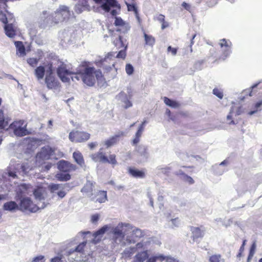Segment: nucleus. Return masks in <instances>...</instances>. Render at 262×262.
<instances>
[{
  "instance_id": "7ed1b4c3",
  "label": "nucleus",
  "mask_w": 262,
  "mask_h": 262,
  "mask_svg": "<svg viewBox=\"0 0 262 262\" xmlns=\"http://www.w3.org/2000/svg\"><path fill=\"white\" fill-rule=\"evenodd\" d=\"M30 169L31 168L28 163H15L11 160L6 174H8V177L12 179H16L18 178V174H26Z\"/></svg>"
},
{
  "instance_id": "a211bd4d",
  "label": "nucleus",
  "mask_w": 262,
  "mask_h": 262,
  "mask_svg": "<svg viewBox=\"0 0 262 262\" xmlns=\"http://www.w3.org/2000/svg\"><path fill=\"white\" fill-rule=\"evenodd\" d=\"M90 157L95 162L105 163V161H107V157L103 152L102 148H100L98 152L90 155Z\"/></svg>"
},
{
  "instance_id": "cd10ccee",
  "label": "nucleus",
  "mask_w": 262,
  "mask_h": 262,
  "mask_svg": "<svg viewBox=\"0 0 262 262\" xmlns=\"http://www.w3.org/2000/svg\"><path fill=\"white\" fill-rule=\"evenodd\" d=\"M243 111V107L239 103H233L231 107L230 114L241 115Z\"/></svg>"
},
{
  "instance_id": "4c0bfd02",
  "label": "nucleus",
  "mask_w": 262,
  "mask_h": 262,
  "mask_svg": "<svg viewBox=\"0 0 262 262\" xmlns=\"http://www.w3.org/2000/svg\"><path fill=\"white\" fill-rule=\"evenodd\" d=\"M136 252L135 249L133 247H130L124 249L123 254L124 257L130 258Z\"/></svg>"
},
{
  "instance_id": "052dcab7",
  "label": "nucleus",
  "mask_w": 262,
  "mask_h": 262,
  "mask_svg": "<svg viewBox=\"0 0 262 262\" xmlns=\"http://www.w3.org/2000/svg\"><path fill=\"white\" fill-rule=\"evenodd\" d=\"M184 179L185 180V181L188 182L189 184L194 183V181L193 179L187 175L184 176Z\"/></svg>"
},
{
  "instance_id": "bb28decb",
  "label": "nucleus",
  "mask_w": 262,
  "mask_h": 262,
  "mask_svg": "<svg viewBox=\"0 0 262 262\" xmlns=\"http://www.w3.org/2000/svg\"><path fill=\"white\" fill-rule=\"evenodd\" d=\"M191 231L192 232L193 240L194 241L199 238L202 237L204 234V231L199 227H192L191 228Z\"/></svg>"
},
{
  "instance_id": "2f4dec72",
  "label": "nucleus",
  "mask_w": 262,
  "mask_h": 262,
  "mask_svg": "<svg viewBox=\"0 0 262 262\" xmlns=\"http://www.w3.org/2000/svg\"><path fill=\"white\" fill-rule=\"evenodd\" d=\"M143 35L145 45L152 47L156 42L155 38L151 35L146 34L145 31L143 32Z\"/></svg>"
},
{
  "instance_id": "9d476101",
  "label": "nucleus",
  "mask_w": 262,
  "mask_h": 262,
  "mask_svg": "<svg viewBox=\"0 0 262 262\" xmlns=\"http://www.w3.org/2000/svg\"><path fill=\"white\" fill-rule=\"evenodd\" d=\"M90 135L87 133L79 131L71 132L69 136V139L73 142H81L87 141Z\"/></svg>"
},
{
  "instance_id": "4468645a",
  "label": "nucleus",
  "mask_w": 262,
  "mask_h": 262,
  "mask_svg": "<svg viewBox=\"0 0 262 262\" xmlns=\"http://www.w3.org/2000/svg\"><path fill=\"white\" fill-rule=\"evenodd\" d=\"M58 168L61 171L67 172L75 170L77 167L75 165L68 161L61 160L58 163Z\"/></svg>"
},
{
  "instance_id": "a19ab883",
  "label": "nucleus",
  "mask_w": 262,
  "mask_h": 262,
  "mask_svg": "<svg viewBox=\"0 0 262 262\" xmlns=\"http://www.w3.org/2000/svg\"><path fill=\"white\" fill-rule=\"evenodd\" d=\"M126 5H127V10L128 11H134L135 14V15H136V17L138 19H139L138 11V10H137V8L135 6V5L133 4H127V3H126Z\"/></svg>"
},
{
  "instance_id": "774afa93",
  "label": "nucleus",
  "mask_w": 262,
  "mask_h": 262,
  "mask_svg": "<svg viewBox=\"0 0 262 262\" xmlns=\"http://www.w3.org/2000/svg\"><path fill=\"white\" fill-rule=\"evenodd\" d=\"M51 262H63L61 258L58 256L55 257L51 259Z\"/></svg>"
},
{
  "instance_id": "473e14b6",
  "label": "nucleus",
  "mask_w": 262,
  "mask_h": 262,
  "mask_svg": "<svg viewBox=\"0 0 262 262\" xmlns=\"http://www.w3.org/2000/svg\"><path fill=\"white\" fill-rule=\"evenodd\" d=\"M45 68L44 67L40 66L37 67L34 71V74L38 80L42 79L45 75Z\"/></svg>"
},
{
  "instance_id": "c85d7f7f",
  "label": "nucleus",
  "mask_w": 262,
  "mask_h": 262,
  "mask_svg": "<svg viewBox=\"0 0 262 262\" xmlns=\"http://www.w3.org/2000/svg\"><path fill=\"white\" fill-rule=\"evenodd\" d=\"M73 157L75 161L81 167L85 165L83 156L79 151H75L73 154Z\"/></svg>"
},
{
  "instance_id": "9b49d317",
  "label": "nucleus",
  "mask_w": 262,
  "mask_h": 262,
  "mask_svg": "<svg viewBox=\"0 0 262 262\" xmlns=\"http://www.w3.org/2000/svg\"><path fill=\"white\" fill-rule=\"evenodd\" d=\"M67 185V184H52L49 186V189L53 196L57 194L60 199H62L66 194V192L63 190Z\"/></svg>"
},
{
  "instance_id": "09e8293b",
  "label": "nucleus",
  "mask_w": 262,
  "mask_h": 262,
  "mask_svg": "<svg viewBox=\"0 0 262 262\" xmlns=\"http://www.w3.org/2000/svg\"><path fill=\"white\" fill-rule=\"evenodd\" d=\"M133 247L135 249L136 251L140 249L145 250V243L142 241L141 242L138 243L135 246Z\"/></svg>"
},
{
  "instance_id": "dca6fc26",
  "label": "nucleus",
  "mask_w": 262,
  "mask_h": 262,
  "mask_svg": "<svg viewBox=\"0 0 262 262\" xmlns=\"http://www.w3.org/2000/svg\"><path fill=\"white\" fill-rule=\"evenodd\" d=\"M4 30L6 35L9 38H14L16 35L17 28L12 23L5 24Z\"/></svg>"
},
{
  "instance_id": "79ce46f5",
  "label": "nucleus",
  "mask_w": 262,
  "mask_h": 262,
  "mask_svg": "<svg viewBox=\"0 0 262 262\" xmlns=\"http://www.w3.org/2000/svg\"><path fill=\"white\" fill-rule=\"evenodd\" d=\"M127 48V47H125L124 48L121 49L117 54L116 57L117 58H121L122 59H124L126 56Z\"/></svg>"
},
{
  "instance_id": "338daca9",
  "label": "nucleus",
  "mask_w": 262,
  "mask_h": 262,
  "mask_svg": "<svg viewBox=\"0 0 262 262\" xmlns=\"http://www.w3.org/2000/svg\"><path fill=\"white\" fill-rule=\"evenodd\" d=\"M97 145H98V143L96 142H91L88 144L89 148L91 150L94 149Z\"/></svg>"
},
{
  "instance_id": "8fccbe9b",
  "label": "nucleus",
  "mask_w": 262,
  "mask_h": 262,
  "mask_svg": "<svg viewBox=\"0 0 262 262\" xmlns=\"http://www.w3.org/2000/svg\"><path fill=\"white\" fill-rule=\"evenodd\" d=\"M125 71L128 75H130L134 73V67L131 64L127 63L125 66Z\"/></svg>"
},
{
  "instance_id": "5701e85b",
  "label": "nucleus",
  "mask_w": 262,
  "mask_h": 262,
  "mask_svg": "<svg viewBox=\"0 0 262 262\" xmlns=\"http://www.w3.org/2000/svg\"><path fill=\"white\" fill-rule=\"evenodd\" d=\"M113 45L116 47L117 50L127 47V44L126 43V40H124L122 36L119 35L118 38H116L113 41Z\"/></svg>"
},
{
  "instance_id": "4be33fe9",
  "label": "nucleus",
  "mask_w": 262,
  "mask_h": 262,
  "mask_svg": "<svg viewBox=\"0 0 262 262\" xmlns=\"http://www.w3.org/2000/svg\"><path fill=\"white\" fill-rule=\"evenodd\" d=\"M91 198L92 201L95 202L104 203L107 200L106 192L105 191H99L97 192L95 197L92 196Z\"/></svg>"
},
{
  "instance_id": "0eeeda50",
  "label": "nucleus",
  "mask_w": 262,
  "mask_h": 262,
  "mask_svg": "<svg viewBox=\"0 0 262 262\" xmlns=\"http://www.w3.org/2000/svg\"><path fill=\"white\" fill-rule=\"evenodd\" d=\"M45 80L48 88L49 89H55L59 86V81L53 75V67L52 63L48 64Z\"/></svg>"
},
{
  "instance_id": "a878e982",
  "label": "nucleus",
  "mask_w": 262,
  "mask_h": 262,
  "mask_svg": "<svg viewBox=\"0 0 262 262\" xmlns=\"http://www.w3.org/2000/svg\"><path fill=\"white\" fill-rule=\"evenodd\" d=\"M15 45L16 48V54L19 56L23 57L26 55V50L22 41H15Z\"/></svg>"
},
{
  "instance_id": "b1692460",
  "label": "nucleus",
  "mask_w": 262,
  "mask_h": 262,
  "mask_svg": "<svg viewBox=\"0 0 262 262\" xmlns=\"http://www.w3.org/2000/svg\"><path fill=\"white\" fill-rule=\"evenodd\" d=\"M43 191L42 188H38L34 190L33 192L35 199L40 202L39 203L40 205H42L43 203H45V202L43 201L45 200ZM44 204L46 205L45 203H44Z\"/></svg>"
},
{
  "instance_id": "6e6552de",
  "label": "nucleus",
  "mask_w": 262,
  "mask_h": 262,
  "mask_svg": "<svg viewBox=\"0 0 262 262\" xmlns=\"http://www.w3.org/2000/svg\"><path fill=\"white\" fill-rule=\"evenodd\" d=\"M10 128L13 129L14 134L18 137H23L29 134L26 129L27 123L24 120L15 121L11 123Z\"/></svg>"
},
{
  "instance_id": "2eb2a0df",
  "label": "nucleus",
  "mask_w": 262,
  "mask_h": 262,
  "mask_svg": "<svg viewBox=\"0 0 262 262\" xmlns=\"http://www.w3.org/2000/svg\"><path fill=\"white\" fill-rule=\"evenodd\" d=\"M52 152L51 148L49 146L42 147L41 150L36 155L37 159L47 160L50 157Z\"/></svg>"
},
{
  "instance_id": "1a4fd4ad",
  "label": "nucleus",
  "mask_w": 262,
  "mask_h": 262,
  "mask_svg": "<svg viewBox=\"0 0 262 262\" xmlns=\"http://www.w3.org/2000/svg\"><path fill=\"white\" fill-rule=\"evenodd\" d=\"M114 25L117 27L116 30H112L108 28L110 36H113L115 32H119L122 34H125L129 30V26L128 23L125 22L120 17H116Z\"/></svg>"
},
{
  "instance_id": "680f3d73",
  "label": "nucleus",
  "mask_w": 262,
  "mask_h": 262,
  "mask_svg": "<svg viewBox=\"0 0 262 262\" xmlns=\"http://www.w3.org/2000/svg\"><path fill=\"white\" fill-rule=\"evenodd\" d=\"M256 243L254 242V243H253V244L251 246V248H250V252H249L250 254H253V255L254 254L255 249H256Z\"/></svg>"
},
{
  "instance_id": "0e129e2a",
  "label": "nucleus",
  "mask_w": 262,
  "mask_h": 262,
  "mask_svg": "<svg viewBox=\"0 0 262 262\" xmlns=\"http://www.w3.org/2000/svg\"><path fill=\"white\" fill-rule=\"evenodd\" d=\"M147 197L149 198V201H150V205L151 206L153 207L154 206V200H153V199L151 197V193L149 191H148L147 192Z\"/></svg>"
},
{
  "instance_id": "e433bc0d",
  "label": "nucleus",
  "mask_w": 262,
  "mask_h": 262,
  "mask_svg": "<svg viewBox=\"0 0 262 262\" xmlns=\"http://www.w3.org/2000/svg\"><path fill=\"white\" fill-rule=\"evenodd\" d=\"M56 178L60 181H67L71 179V175L67 173L60 172L56 176Z\"/></svg>"
},
{
  "instance_id": "37998d69",
  "label": "nucleus",
  "mask_w": 262,
  "mask_h": 262,
  "mask_svg": "<svg viewBox=\"0 0 262 262\" xmlns=\"http://www.w3.org/2000/svg\"><path fill=\"white\" fill-rule=\"evenodd\" d=\"M169 222L171 223V224L170 225L169 224V225L172 228H178L180 225V220L178 217L170 219Z\"/></svg>"
},
{
  "instance_id": "5fc2aeb1",
  "label": "nucleus",
  "mask_w": 262,
  "mask_h": 262,
  "mask_svg": "<svg viewBox=\"0 0 262 262\" xmlns=\"http://www.w3.org/2000/svg\"><path fill=\"white\" fill-rule=\"evenodd\" d=\"M233 116H226V122L229 125L235 124L237 122H235L232 118Z\"/></svg>"
},
{
  "instance_id": "aec40b11",
  "label": "nucleus",
  "mask_w": 262,
  "mask_h": 262,
  "mask_svg": "<svg viewBox=\"0 0 262 262\" xmlns=\"http://www.w3.org/2000/svg\"><path fill=\"white\" fill-rule=\"evenodd\" d=\"M148 257V250L138 252L134 257L132 262H144Z\"/></svg>"
},
{
  "instance_id": "c9c22d12",
  "label": "nucleus",
  "mask_w": 262,
  "mask_h": 262,
  "mask_svg": "<svg viewBox=\"0 0 262 262\" xmlns=\"http://www.w3.org/2000/svg\"><path fill=\"white\" fill-rule=\"evenodd\" d=\"M252 111L249 113V115H253L257 112L260 111L262 108V100H260L252 106Z\"/></svg>"
},
{
  "instance_id": "f704fd0d",
  "label": "nucleus",
  "mask_w": 262,
  "mask_h": 262,
  "mask_svg": "<svg viewBox=\"0 0 262 262\" xmlns=\"http://www.w3.org/2000/svg\"><path fill=\"white\" fill-rule=\"evenodd\" d=\"M115 52H110L107 53L103 58L99 60L98 62L102 66H103L105 62H107L108 60H112L113 58L114 57Z\"/></svg>"
},
{
  "instance_id": "f3484780",
  "label": "nucleus",
  "mask_w": 262,
  "mask_h": 262,
  "mask_svg": "<svg viewBox=\"0 0 262 262\" xmlns=\"http://www.w3.org/2000/svg\"><path fill=\"white\" fill-rule=\"evenodd\" d=\"M219 45L221 48H223L224 47L225 48V49L224 51L223 54L225 57H228L230 53H231V48L232 46V43L229 40H227L226 39L223 38L220 40Z\"/></svg>"
},
{
  "instance_id": "c03bdc74",
  "label": "nucleus",
  "mask_w": 262,
  "mask_h": 262,
  "mask_svg": "<svg viewBox=\"0 0 262 262\" xmlns=\"http://www.w3.org/2000/svg\"><path fill=\"white\" fill-rule=\"evenodd\" d=\"M222 256L220 254L212 255L209 257V262H220L222 260Z\"/></svg>"
},
{
  "instance_id": "de8ad7c7",
  "label": "nucleus",
  "mask_w": 262,
  "mask_h": 262,
  "mask_svg": "<svg viewBox=\"0 0 262 262\" xmlns=\"http://www.w3.org/2000/svg\"><path fill=\"white\" fill-rule=\"evenodd\" d=\"M27 62L32 67H35L38 62V59L35 58H29L27 59Z\"/></svg>"
},
{
  "instance_id": "423d86ee",
  "label": "nucleus",
  "mask_w": 262,
  "mask_h": 262,
  "mask_svg": "<svg viewBox=\"0 0 262 262\" xmlns=\"http://www.w3.org/2000/svg\"><path fill=\"white\" fill-rule=\"evenodd\" d=\"M57 74L60 79L63 82H69L70 78L68 76H74L75 72H72L69 68L68 64L63 62H60V64L57 68Z\"/></svg>"
},
{
  "instance_id": "f03ea898",
  "label": "nucleus",
  "mask_w": 262,
  "mask_h": 262,
  "mask_svg": "<svg viewBox=\"0 0 262 262\" xmlns=\"http://www.w3.org/2000/svg\"><path fill=\"white\" fill-rule=\"evenodd\" d=\"M103 75L100 70H96L90 66V63L83 61L78 66L74 76L71 77L72 81L81 80L83 83L89 86H93L96 83V79L101 80Z\"/></svg>"
},
{
  "instance_id": "3c124183",
  "label": "nucleus",
  "mask_w": 262,
  "mask_h": 262,
  "mask_svg": "<svg viewBox=\"0 0 262 262\" xmlns=\"http://www.w3.org/2000/svg\"><path fill=\"white\" fill-rule=\"evenodd\" d=\"M82 260L87 262H94L95 258L93 256V253L89 254L84 259H82Z\"/></svg>"
},
{
  "instance_id": "69168bd1",
  "label": "nucleus",
  "mask_w": 262,
  "mask_h": 262,
  "mask_svg": "<svg viewBox=\"0 0 262 262\" xmlns=\"http://www.w3.org/2000/svg\"><path fill=\"white\" fill-rule=\"evenodd\" d=\"M164 260H165V262H179L176 259L168 256H165V259Z\"/></svg>"
},
{
  "instance_id": "49530a36",
  "label": "nucleus",
  "mask_w": 262,
  "mask_h": 262,
  "mask_svg": "<svg viewBox=\"0 0 262 262\" xmlns=\"http://www.w3.org/2000/svg\"><path fill=\"white\" fill-rule=\"evenodd\" d=\"M105 163H108L113 165V166L116 165L117 164V162L116 160V156L114 154L111 155L109 158H107V161H105Z\"/></svg>"
},
{
  "instance_id": "bf43d9fd",
  "label": "nucleus",
  "mask_w": 262,
  "mask_h": 262,
  "mask_svg": "<svg viewBox=\"0 0 262 262\" xmlns=\"http://www.w3.org/2000/svg\"><path fill=\"white\" fill-rule=\"evenodd\" d=\"M182 6L186 10L188 11L189 12L191 11V6L189 4H187L186 2H183L182 4Z\"/></svg>"
},
{
  "instance_id": "f257e3e1",
  "label": "nucleus",
  "mask_w": 262,
  "mask_h": 262,
  "mask_svg": "<svg viewBox=\"0 0 262 262\" xmlns=\"http://www.w3.org/2000/svg\"><path fill=\"white\" fill-rule=\"evenodd\" d=\"M109 231L111 247H124L126 245L135 244L144 236V233L138 228L128 223L120 222L117 225H105L93 233L94 243L100 241L105 232Z\"/></svg>"
},
{
  "instance_id": "603ef678",
  "label": "nucleus",
  "mask_w": 262,
  "mask_h": 262,
  "mask_svg": "<svg viewBox=\"0 0 262 262\" xmlns=\"http://www.w3.org/2000/svg\"><path fill=\"white\" fill-rule=\"evenodd\" d=\"M85 242L80 243L76 247L74 251L80 253L82 252L84 246H85Z\"/></svg>"
},
{
  "instance_id": "ea45409f",
  "label": "nucleus",
  "mask_w": 262,
  "mask_h": 262,
  "mask_svg": "<svg viewBox=\"0 0 262 262\" xmlns=\"http://www.w3.org/2000/svg\"><path fill=\"white\" fill-rule=\"evenodd\" d=\"M147 121L146 120H144L142 123L140 124V126L139 127L138 130L136 133L135 136L137 137H139L141 138L142 134L144 131L145 126L146 123H147Z\"/></svg>"
},
{
  "instance_id": "f8f14e48",
  "label": "nucleus",
  "mask_w": 262,
  "mask_h": 262,
  "mask_svg": "<svg viewBox=\"0 0 262 262\" xmlns=\"http://www.w3.org/2000/svg\"><path fill=\"white\" fill-rule=\"evenodd\" d=\"M135 153L140 159L139 162L146 161L148 158L149 154L147 151V147L146 145L140 144L135 146Z\"/></svg>"
},
{
  "instance_id": "e2e57ef3",
  "label": "nucleus",
  "mask_w": 262,
  "mask_h": 262,
  "mask_svg": "<svg viewBox=\"0 0 262 262\" xmlns=\"http://www.w3.org/2000/svg\"><path fill=\"white\" fill-rule=\"evenodd\" d=\"M157 20L161 23L162 22L164 21V20H165V16L163 14H160L157 15Z\"/></svg>"
},
{
  "instance_id": "39448f33",
  "label": "nucleus",
  "mask_w": 262,
  "mask_h": 262,
  "mask_svg": "<svg viewBox=\"0 0 262 262\" xmlns=\"http://www.w3.org/2000/svg\"><path fill=\"white\" fill-rule=\"evenodd\" d=\"M71 16V12L68 7L60 6L54 13L51 15V23L57 24L69 19Z\"/></svg>"
},
{
  "instance_id": "13d9d810",
  "label": "nucleus",
  "mask_w": 262,
  "mask_h": 262,
  "mask_svg": "<svg viewBox=\"0 0 262 262\" xmlns=\"http://www.w3.org/2000/svg\"><path fill=\"white\" fill-rule=\"evenodd\" d=\"M99 215L98 214H93L91 217V221L93 223H96L99 219Z\"/></svg>"
},
{
  "instance_id": "864d4df0",
  "label": "nucleus",
  "mask_w": 262,
  "mask_h": 262,
  "mask_svg": "<svg viewBox=\"0 0 262 262\" xmlns=\"http://www.w3.org/2000/svg\"><path fill=\"white\" fill-rule=\"evenodd\" d=\"M45 257L42 255H39L36 256L34 257L32 260V262H45Z\"/></svg>"
},
{
  "instance_id": "a18cd8bd",
  "label": "nucleus",
  "mask_w": 262,
  "mask_h": 262,
  "mask_svg": "<svg viewBox=\"0 0 262 262\" xmlns=\"http://www.w3.org/2000/svg\"><path fill=\"white\" fill-rule=\"evenodd\" d=\"M212 93L220 99H222L224 97L223 91L218 88H214L212 91Z\"/></svg>"
},
{
  "instance_id": "20e7f679",
  "label": "nucleus",
  "mask_w": 262,
  "mask_h": 262,
  "mask_svg": "<svg viewBox=\"0 0 262 262\" xmlns=\"http://www.w3.org/2000/svg\"><path fill=\"white\" fill-rule=\"evenodd\" d=\"M18 206L19 210L22 211H29L31 212H35L39 209L44 208L46 206V205H45L44 203L41 205L39 203H38L37 205H35L29 198L24 197L20 199L19 205Z\"/></svg>"
},
{
  "instance_id": "4d7b16f0",
  "label": "nucleus",
  "mask_w": 262,
  "mask_h": 262,
  "mask_svg": "<svg viewBox=\"0 0 262 262\" xmlns=\"http://www.w3.org/2000/svg\"><path fill=\"white\" fill-rule=\"evenodd\" d=\"M167 51L171 52L172 55H176L177 53V49L172 48L171 46H168L167 48Z\"/></svg>"
},
{
  "instance_id": "6ab92c4d",
  "label": "nucleus",
  "mask_w": 262,
  "mask_h": 262,
  "mask_svg": "<svg viewBox=\"0 0 262 262\" xmlns=\"http://www.w3.org/2000/svg\"><path fill=\"white\" fill-rule=\"evenodd\" d=\"M93 188V183L90 181H87L81 191L83 193H85L87 195L91 198L95 193V191L94 190Z\"/></svg>"
},
{
  "instance_id": "7c9ffc66",
  "label": "nucleus",
  "mask_w": 262,
  "mask_h": 262,
  "mask_svg": "<svg viewBox=\"0 0 262 262\" xmlns=\"http://www.w3.org/2000/svg\"><path fill=\"white\" fill-rule=\"evenodd\" d=\"M163 99L164 102L165 103L166 105L169 106V107L172 108H179L180 106V104L178 102L170 99L168 97H164Z\"/></svg>"
},
{
  "instance_id": "393cba45",
  "label": "nucleus",
  "mask_w": 262,
  "mask_h": 262,
  "mask_svg": "<svg viewBox=\"0 0 262 262\" xmlns=\"http://www.w3.org/2000/svg\"><path fill=\"white\" fill-rule=\"evenodd\" d=\"M5 210L13 212L19 209L18 205L14 201H9L5 203L3 205Z\"/></svg>"
},
{
  "instance_id": "6e6d98bb",
  "label": "nucleus",
  "mask_w": 262,
  "mask_h": 262,
  "mask_svg": "<svg viewBox=\"0 0 262 262\" xmlns=\"http://www.w3.org/2000/svg\"><path fill=\"white\" fill-rule=\"evenodd\" d=\"M140 137L134 136V139H133V140L131 142V144L133 146H136L137 145H138L137 144L140 142Z\"/></svg>"
},
{
  "instance_id": "412c9836",
  "label": "nucleus",
  "mask_w": 262,
  "mask_h": 262,
  "mask_svg": "<svg viewBox=\"0 0 262 262\" xmlns=\"http://www.w3.org/2000/svg\"><path fill=\"white\" fill-rule=\"evenodd\" d=\"M124 135V134L123 132H120L116 134L114 136H113L109 139L105 141L104 142V144L106 146L107 148H108L116 143L118 141V138L121 136H123Z\"/></svg>"
},
{
  "instance_id": "ddd939ff",
  "label": "nucleus",
  "mask_w": 262,
  "mask_h": 262,
  "mask_svg": "<svg viewBox=\"0 0 262 262\" xmlns=\"http://www.w3.org/2000/svg\"><path fill=\"white\" fill-rule=\"evenodd\" d=\"M96 4H102L101 8L106 12H110L111 7H117V0H93Z\"/></svg>"
},
{
  "instance_id": "c756f323",
  "label": "nucleus",
  "mask_w": 262,
  "mask_h": 262,
  "mask_svg": "<svg viewBox=\"0 0 262 262\" xmlns=\"http://www.w3.org/2000/svg\"><path fill=\"white\" fill-rule=\"evenodd\" d=\"M128 171L130 175L136 178H144L145 176V173L143 171L135 168H129Z\"/></svg>"
},
{
  "instance_id": "58836bf2",
  "label": "nucleus",
  "mask_w": 262,
  "mask_h": 262,
  "mask_svg": "<svg viewBox=\"0 0 262 262\" xmlns=\"http://www.w3.org/2000/svg\"><path fill=\"white\" fill-rule=\"evenodd\" d=\"M8 116H0V128H5L9 124Z\"/></svg>"
},
{
  "instance_id": "72a5a7b5",
  "label": "nucleus",
  "mask_w": 262,
  "mask_h": 262,
  "mask_svg": "<svg viewBox=\"0 0 262 262\" xmlns=\"http://www.w3.org/2000/svg\"><path fill=\"white\" fill-rule=\"evenodd\" d=\"M165 256L163 254H157L150 257L148 256L146 262H157V261L162 262L165 260Z\"/></svg>"
}]
</instances>
